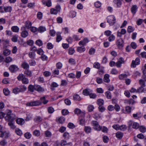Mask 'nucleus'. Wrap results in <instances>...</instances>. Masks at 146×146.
<instances>
[{"label":"nucleus","instance_id":"1","mask_svg":"<svg viewBox=\"0 0 146 146\" xmlns=\"http://www.w3.org/2000/svg\"><path fill=\"white\" fill-rule=\"evenodd\" d=\"M6 115L5 118L6 120L9 121H13L16 118L15 114L12 113V111L8 110L6 111Z\"/></svg>","mask_w":146,"mask_h":146},{"label":"nucleus","instance_id":"2","mask_svg":"<svg viewBox=\"0 0 146 146\" xmlns=\"http://www.w3.org/2000/svg\"><path fill=\"white\" fill-rule=\"evenodd\" d=\"M18 80L21 81L23 84H27L29 83L28 79L26 78L25 76L22 74H20L17 77Z\"/></svg>","mask_w":146,"mask_h":146},{"label":"nucleus","instance_id":"3","mask_svg":"<svg viewBox=\"0 0 146 146\" xmlns=\"http://www.w3.org/2000/svg\"><path fill=\"white\" fill-rule=\"evenodd\" d=\"M107 22L110 25L112 26L116 22V19L115 16L111 15L107 17Z\"/></svg>","mask_w":146,"mask_h":146},{"label":"nucleus","instance_id":"4","mask_svg":"<svg viewBox=\"0 0 146 146\" xmlns=\"http://www.w3.org/2000/svg\"><path fill=\"white\" fill-rule=\"evenodd\" d=\"M91 124L94 126V129L97 131H100L102 129V127L99 125L98 123L96 121H93Z\"/></svg>","mask_w":146,"mask_h":146},{"label":"nucleus","instance_id":"5","mask_svg":"<svg viewBox=\"0 0 146 146\" xmlns=\"http://www.w3.org/2000/svg\"><path fill=\"white\" fill-rule=\"evenodd\" d=\"M41 104V102L40 100L35 101L29 102L27 104V106H38Z\"/></svg>","mask_w":146,"mask_h":146},{"label":"nucleus","instance_id":"6","mask_svg":"<svg viewBox=\"0 0 146 146\" xmlns=\"http://www.w3.org/2000/svg\"><path fill=\"white\" fill-rule=\"evenodd\" d=\"M124 43V42L123 39L120 38L117 39L116 42V44L117 47L120 49L123 46Z\"/></svg>","mask_w":146,"mask_h":146},{"label":"nucleus","instance_id":"7","mask_svg":"<svg viewBox=\"0 0 146 146\" xmlns=\"http://www.w3.org/2000/svg\"><path fill=\"white\" fill-rule=\"evenodd\" d=\"M25 27H22L21 29V30L22 32L21 33V36L22 37L25 38L27 36L29 35L28 32L25 30Z\"/></svg>","mask_w":146,"mask_h":146},{"label":"nucleus","instance_id":"8","mask_svg":"<svg viewBox=\"0 0 146 146\" xmlns=\"http://www.w3.org/2000/svg\"><path fill=\"white\" fill-rule=\"evenodd\" d=\"M140 62L139 58H137L135 61L133 60L132 61L131 66L134 68L135 67L136 65L139 64Z\"/></svg>","mask_w":146,"mask_h":146},{"label":"nucleus","instance_id":"9","mask_svg":"<svg viewBox=\"0 0 146 146\" xmlns=\"http://www.w3.org/2000/svg\"><path fill=\"white\" fill-rule=\"evenodd\" d=\"M9 69L11 72L14 73L17 71L19 68L16 65H11L9 67Z\"/></svg>","mask_w":146,"mask_h":146},{"label":"nucleus","instance_id":"10","mask_svg":"<svg viewBox=\"0 0 146 146\" xmlns=\"http://www.w3.org/2000/svg\"><path fill=\"white\" fill-rule=\"evenodd\" d=\"M0 137H5V138H7L8 137L9 134L7 133L6 132H3V127L0 125Z\"/></svg>","mask_w":146,"mask_h":146},{"label":"nucleus","instance_id":"11","mask_svg":"<svg viewBox=\"0 0 146 146\" xmlns=\"http://www.w3.org/2000/svg\"><path fill=\"white\" fill-rule=\"evenodd\" d=\"M124 59L122 57H121L116 63V66L118 68H120L121 66V64H124Z\"/></svg>","mask_w":146,"mask_h":146},{"label":"nucleus","instance_id":"12","mask_svg":"<svg viewBox=\"0 0 146 146\" xmlns=\"http://www.w3.org/2000/svg\"><path fill=\"white\" fill-rule=\"evenodd\" d=\"M74 113L75 114L80 115L82 117H84L85 115V113L82 112L80 109L78 108H76L74 111Z\"/></svg>","mask_w":146,"mask_h":146},{"label":"nucleus","instance_id":"13","mask_svg":"<svg viewBox=\"0 0 146 146\" xmlns=\"http://www.w3.org/2000/svg\"><path fill=\"white\" fill-rule=\"evenodd\" d=\"M35 90L38 92H41L44 91V89L39 85H35Z\"/></svg>","mask_w":146,"mask_h":146},{"label":"nucleus","instance_id":"14","mask_svg":"<svg viewBox=\"0 0 146 146\" xmlns=\"http://www.w3.org/2000/svg\"><path fill=\"white\" fill-rule=\"evenodd\" d=\"M138 7L136 5H133L132 6L131 8V11L133 15H134L136 13Z\"/></svg>","mask_w":146,"mask_h":146},{"label":"nucleus","instance_id":"15","mask_svg":"<svg viewBox=\"0 0 146 146\" xmlns=\"http://www.w3.org/2000/svg\"><path fill=\"white\" fill-rule=\"evenodd\" d=\"M89 41L87 38H84V39L82 41H80L79 42V44L80 45H82L84 46L86 43H88Z\"/></svg>","mask_w":146,"mask_h":146},{"label":"nucleus","instance_id":"16","mask_svg":"<svg viewBox=\"0 0 146 146\" xmlns=\"http://www.w3.org/2000/svg\"><path fill=\"white\" fill-rule=\"evenodd\" d=\"M124 103L125 104H129V105L134 104L135 103L134 100L132 99L129 100H124Z\"/></svg>","mask_w":146,"mask_h":146},{"label":"nucleus","instance_id":"17","mask_svg":"<svg viewBox=\"0 0 146 146\" xmlns=\"http://www.w3.org/2000/svg\"><path fill=\"white\" fill-rule=\"evenodd\" d=\"M19 89L20 92H23L27 90V87L24 85H22L19 86Z\"/></svg>","mask_w":146,"mask_h":146},{"label":"nucleus","instance_id":"18","mask_svg":"<svg viewBox=\"0 0 146 146\" xmlns=\"http://www.w3.org/2000/svg\"><path fill=\"white\" fill-rule=\"evenodd\" d=\"M16 121L17 124L21 125H23L25 122L24 120L21 118L17 119Z\"/></svg>","mask_w":146,"mask_h":146},{"label":"nucleus","instance_id":"19","mask_svg":"<svg viewBox=\"0 0 146 146\" xmlns=\"http://www.w3.org/2000/svg\"><path fill=\"white\" fill-rule=\"evenodd\" d=\"M22 67L24 69H29V64L25 61L24 62L21 64Z\"/></svg>","mask_w":146,"mask_h":146},{"label":"nucleus","instance_id":"20","mask_svg":"<svg viewBox=\"0 0 146 146\" xmlns=\"http://www.w3.org/2000/svg\"><path fill=\"white\" fill-rule=\"evenodd\" d=\"M109 75L108 74H105L104 77V81L105 82L108 83L110 82Z\"/></svg>","mask_w":146,"mask_h":146},{"label":"nucleus","instance_id":"21","mask_svg":"<svg viewBox=\"0 0 146 146\" xmlns=\"http://www.w3.org/2000/svg\"><path fill=\"white\" fill-rule=\"evenodd\" d=\"M113 2L116 4L117 7H121L122 3L120 0H114Z\"/></svg>","mask_w":146,"mask_h":146},{"label":"nucleus","instance_id":"22","mask_svg":"<svg viewBox=\"0 0 146 146\" xmlns=\"http://www.w3.org/2000/svg\"><path fill=\"white\" fill-rule=\"evenodd\" d=\"M35 85L33 86L31 84L29 85L28 87V91L31 92H34L35 90Z\"/></svg>","mask_w":146,"mask_h":146},{"label":"nucleus","instance_id":"23","mask_svg":"<svg viewBox=\"0 0 146 146\" xmlns=\"http://www.w3.org/2000/svg\"><path fill=\"white\" fill-rule=\"evenodd\" d=\"M79 124L82 126L84 125L85 124V119L84 117H82V118L79 117Z\"/></svg>","mask_w":146,"mask_h":146},{"label":"nucleus","instance_id":"24","mask_svg":"<svg viewBox=\"0 0 146 146\" xmlns=\"http://www.w3.org/2000/svg\"><path fill=\"white\" fill-rule=\"evenodd\" d=\"M42 2L44 5L46 4V5L48 7H50L52 6L51 2L50 1H48L47 2H46L45 0H43Z\"/></svg>","mask_w":146,"mask_h":146},{"label":"nucleus","instance_id":"25","mask_svg":"<svg viewBox=\"0 0 146 146\" xmlns=\"http://www.w3.org/2000/svg\"><path fill=\"white\" fill-rule=\"evenodd\" d=\"M40 100L41 104L42 103L44 104H46L48 102V100H46V98L44 96L40 98Z\"/></svg>","mask_w":146,"mask_h":146},{"label":"nucleus","instance_id":"26","mask_svg":"<svg viewBox=\"0 0 146 146\" xmlns=\"http://www.w3.org/2000/svg\"><path fill=\"white\" fill-rule=\"evenodd\" d=\"M4 10L5 12H11L12 11V7L10 6L5 7Z\"/></svg>","mask_w":146,"mask_h":146},{"label":"nucleus","instance_id":"27","mask_svg":"<svg viewBox=\"0 0 146 146\" xmlns=\"http://www.w3.org/2000/svg\"><path fill=\"white\" fill-rule=\"evenodd\" d=\"M84 130L86 133H90L91 132L92 128L90 126H85Z\"/></svg>","mask_w":146,"mask_h":146},{"label":"nucleus","instance_id":"28","mask_svg":"<svg viewBox=\"0 0 146 146\" xmlns=\"http://www.w3.org/2000/svg\"><path fill=\"white\" fill-rule=\"evenodd\" d=\"M25 24L26 27L28 29L30 28L32 25L31 22L28 21H27L25 22Z\"/></svg>","mask_w":146,"mask_h":146},{"label":"nucleus","instance_id":"29","mask_svg":"<svg viewBox=\"0 0 146 146\" xmlns=\"http://www.w3.org/2000/svg\"><path fill=\"white\" fill-rule=\"evenodd\" d=\"M104 103V100L101 99H100L98 100L97 102V104L99 106L103 105Z\"/></svg>","mask_w":146,"mask_h":146},{"label":"nucleus","instance_id":"30","mask_svg":"<svg viewBox=\"0 0 146 146\" xmlns=\"http://www.w3.org/2000/svg\"><path fill=\"white\" fill-rule=\"evenodd\" d=\"M127 75L126 74H120L119 76V79L120 80H123L126 78Z\"/></svg>","mask_w":146,"mask_h":146},{"label":"nucleus","instance_id":"31","mask_svg":"<svg viewBox=\"0 0 146 146\" xmlns=\"http://www.w3.org/2000/svg\"><path fill=\"white\" fill-rule=\"evenodd\" d=\"M125 111L123 112L124 113H129L131 112V108L129 106L125 107Z\"/></svg>","mask_w":146,"mask_h":146},{"label":"nucleus","instance_id":"32","mask_svg":"<svg viewBox=\"0 0 146 146\" xmlns=\"http://www.w3.org/2000/svg\"><path fill=\"white\" fill-rule=\"evenodd\" d=\"M11 29L13 32L18 33L19 32V28L17 26H14L12 27Z\"/></svg>","mask_w":146,"mask_h":146},{"label":"nucleus","instance_id":"33","mask_svg":"<svg viewBox=\"0 0 146 146\" xmlns=\"http://www.w3.org/2000/svg\"><path fill=\"white\" fill-rule=\"evenodd\" d=\"M85 50V48L83 46L78 47L77 48V51L80 53L84 52Z\"/></svg>","mask_w":146,"mask_h":146},{"label":"nucleus","instance_id":"34","mask_svg":"<svg viewBox=\"0 0 146 146\" xmlns=\"http://www.w3.org/2000/svg\"><path fill=\"white\" fill-rule=\"evenodd\" d=\"M35 53L34 52H30L29 54V57L31 59H34L35 56Z\"/></svg>","mask_w":146,"mask_h":146},{"label":"nucleus","instance_id":"35","mask_svg":"<svg viewBox=\"0 0 146 146\" xmlns=\"http://www.w3.org/2000/svg\"><path fill=\"white\" fill-rule=\"evenodd\" d=\"M11 51L8 49H6L3 51V54L5 56L9 55L11 53Z\"/></svg>","mask_w":146,"mask_h":146},{"label":"nucleus","instance_id":"36","mask_svg":"<svg viewBox=\"0 0 146 146\" xmlns=\"http://www.w3.org/2000/svg\"><path fill=\"white\" fill-rule=\"evenodd\" d=\"M24 74L27 76H30L32 75V73L29 69H26L24 72Z\"/></svg>","mask_w":146,"mask_h":146},{"label":"nucleus","instance_id":"37","mask_svg":"<svg viewBox=\"0 0 146 146\" xmlns=\"http://www.w3.org/2000/svg\"><path fill=\"white\" fill-rule=\"evenodd\" d=\"M34 121L36 122H41L42 120V119L40 116H37L34 119Z\"/></svg>","mask_w":146,"mask_h":146},{"label":"nucleus","instance_id":"38","mask_svg":"<svg viewBox=\"0 0 146 146\" xmlns=\"http://www.w3.org/2000/svg\"><path fill=\"white\" fill-rule=\"evenodd\" d=\"M116 137L119 139H121L123 136V133L120 132H118L116 133Z\"/></svg>","mask_w":146,"mask_h":146},{"label":"nucleus","instance_id":"39","mask_svg":"<svg viewBox=\"0 0 146 146\" xmlns=\"http://www.w3.org/2000/svg\"><path fill=\"white\" fill-rule=\"evenodd\" d=\"M13 121H9L8 125L11 128L13 129L15 128L16 127L13 123Z\"/></svg>","mask_w":146,"mask_h":146},{"label":"nucleus","instance_id":"40","mask_svg":"<svg viewBox=\"0 0 146 146\" xmlns=\"http://www.w3.org/2000/svg\"><path fill=\"white\" fill-rule=\"evenodd\" d=\"M63 136L66 139H68L70 137L69 133L67 132H66L64 133Z\"/></svg>","mask_w":146,"mask_h":146},{"label":"nucleus","instance_id":"41","mask_svg":"<svg viewBox=\"0 0 146 146\" xmlns=\"http://www.w3.org/2000/svg\"><path fill=\"white\" fill-rule=\"evenodd\" d=\"M46 30V28L44 27L40 26L38 29V31L40 33H42Z\"/></svg>","mask_w":146,"mask_h":146},{"label":"nucleus","instance_id":"42","mask_svg":"<svg viewBox=\"0 0 146 146\" xmlns=\"http://www.w3.org/2000/svg\"><path fill=\"white\" fill-rule=\"evenodd\" d=\"M3 93L5 96H8L10 94V92L8 88H5L3 90Z\"/></svg>","mask_w":146,"mask_h":146},{"label":"nucleus","instance_id":"43","mask_svg":"<svg viewBox=\"0 0 146 146\" xmlns=\"http://www.w3.org/2000/svg\"><path fill=\"white\" fill-rule=\"evenodd\" d=\"M33 135L35 136L38 137L40 135V131L37 130H35L33 132Z\"/></svg>","mask_w":146,"mask_h":146},{"label":"nucleus","instance_id":"44","mask_svg":"<svg viewBox=\"0 0 146 146\" xmlns=\"http://www.w3.org/2000/svg\"><path fill=\"white\" fill-rule=\"evenodd\" d=\"M134 30L133 27L131 26H128L127 29V31L129 33H130L133 32Z\"/></svg>","mask_w":146,"mask_h":146},{"label":"nucleus","instance_id":"45","mask_svg":"<svg viewBox=\"0 0 146 146\" xmlns=\"http://www.w3.org/2000/svg\"><path fill=\"white\" fill-rule=\"evenodd\" d=\"M139 128L140 131L141 132L144 133L146 131V128L144 126H140Z\"/></svg>","mask_w":146,"mask_h":146},{"label":"nucleus","instance_id":"46","mask_svg":"<svg viewBox=\"0 0 146 146\" xmlns=\"http://www.w3.org/2000/svg\"><path fill=\"white\" fill-rule=\"evenodd\" d=\"M95 51L96 50L94 48H91L89 50V54L90 55H93L94 54Z\"/></svg>","mask_w":146,"mask_h":146},{"label":"nucleus","instance_id":"47","mask_svg":"<svg viewBox=\"0 0 146 146\" xmlns=\"http://www.w3.org/2000/svg\"><path fill=\"white\" fill-rule=\"evenodd\" d=\"M35 44L39 46H41L43 44L42 41L40 39L36 40V41Z\"/></svg>","mask_w":146,"mask_h":146},{"label":"nucleus","instance_id":"48","mask_svg":"<svg viewBox=\"0 0 146 146\" xmlns=\"http://www.w3.org/2000/svg\"><path fill=\"white\" fill-rule=\"evenodd\" d=\"M133 128L135 129H137L139 127V124L137 122H134L132 125Z\"/></svg>","mask_w":146,"mask_h":146},{"label":"nucleus","instance_id":"49","mask_svg":"<svg viewBox=\"0 0 146 146\" xmlns=\"http://www.w3.org/2000/svg\"><path fill=\"white\" fill-rule=\"evenodd\" d=\"M73 100L77 101H80V97L77 94L74 95L73 96Z\"/></svg>","mask_w":146,"mask_h":146},{"label":"nucleus","instance_id":"50","mask_svg":"<svg viewBox=\"0 0 146 146\" xmlns=\"http://www.w3.org/2000/svg\"><path fill=\"white\" fill-rule=\"evenodd\" d=\"M106 96L109 99H111V92L109 91H107L105 93Z\"/></svg>","mask_w":146,"mask_h":146},{"label":"nucleus","instance_id":"51","mask_svg":"<svg viewBox=\"0 0 146 146\" xmlns=\"http://www.w3.org/2000/svg\"><path fill=\"white\" fill-rule=\"evenodd\" d=\"M48 111L50 113H53L54 111V108L52 107H50L48 108Z\"/></svg>","mask_w":146,"mask_h":146},{"label":"nucleus","instance_id":"52","mask_svg":"<svg viewBox=\"0 0 146 146\" xmlns=\"http://www.w3.org/2000/svg\"><path fill=\"white\" fill-rule=\"evenodd\" d=\"M15 132L16 134L19 136L21 135L22 134V131L19 128H16L15 129Z\"/></svg>","mask_w":146,"mask_h":146},{"label":"nucleus","instance_id":"53","mask_svg":"<svg viewBox=\"0 0 146 146\" xmlns=\"http://www.w3.org/2000/svg\"><path fill=\"white\" fill-rule=\"evenodd\" d=\"M29 64L31 66H34L36 64V62L33 60H31L29 61Z\"/></svg>","mask_w":146,"mask_h":146},{"label":"nucleus","instance_id":"54","mask_svg":"<svg viewBox=\"0 0 146 146\" xmlns=\"http://www.w3.org/2000/svg\"><path fill=\"white\" fill-rule=\"evenodd\" d=\"M18 36L17 35H15L13 36V37L11 38L12 41L14 42H16L18 41Z\"/></svg>","mask_w":146,"mask_h":146},{"label":"nucleus","instance_id":"55","mask_svg":"<svg viewBox=\"0 0 146 146\" xmlns=\"http://www.w3.org/2000/svg\"><path fill=\"white\" fill-rule=\"evenodd\" d=\"M24 137L27 139H30L31 137V135L30 133L27 132L25 134Z\"/></svg>","mask_w":146,"mask_h":146},{"label":"nucleus","instance_id":"56","mask_svg":"<svg viewBox=\"0 0 146 146\" xmlns=\"http://www.w3.org/2000/svg\"><path fill=\"white\" fill-rule=\"evenodd\" d=\"M50 12L51 14L54 15H56L58 13V11L54 8L51 9Z\"/></svg>","mask_w":146,"mask_h":146},{"label":"nucleus","instance_id":"57","mask_svg":"<svg viewBox=\"0 0 146 146\" xmlns=\"http://www.w3.org/2000/svg\"><path fill=\"white\" fill-rule=\"evenodd\" d=\"M115 37L114 35H111L109 37L108 39L110 42H111L113 41L115 39Z\"/></svg>","mask_w":146,"mask_h":146},{"label":"nucleus","instance_id":"58","mask_svg":"<svg viewBox=\"0 0 146 146\" xmlns=\"http://www.w3.org/2000/svg\"><path fill=\"white\" fill-rule=\"evenodd\" d=\"M94 109V106L92 105H89L88 107V110L90 112L93 111Z\"/></svg>","mask_w":146,"mask_h":146},{"label":"nucleus","instance_id":"59","mask_svg":"<svg viewBox=\"0 0 146 146\" xmlns=\"http://www.w3.org/2000/svg\"><path fill=\"white\" fill-rule=\"evenodd\" d=\"M13 92L15 94H17L20 92L19 88H15L13 89Z\"/></svg>","mask_w":146,"mask_h":146},{"label":"nucleus","instance_id":"60","mask_svg":"<svg viewBox=\"0 0 146 146\" xmlns=\"http://www.w3.org/2000/svg\"><path fill=\"white\" fill-rule=\"evenodd\" d=\"M36 52L38 54L41 55L43 54L44 52L43 50L41 48H38Z\"/></svg>","mask_w":146,"mask_h":146},{"label":"nucleus","instance_id":"61","mask_svg":"<svg viewBox=\"0 0 146 146\" xmlns=\"http://www.w3.org/2000/svg\"><path fill=\"white\" fill-rule=\"evenodd\" d=\"M51 74V73L48 71H45L43 73L44 76L46 77L50 76Z\"/></svg>","mask_w":146,"mask_h":146},{"label":"nucleus","instance_id":"62","mask_svg":"<svg viewBox=\"0 0 146 146\" xmlns=\"http://www.w3.org/2000/svg\"><path fill=\"white\" fill-rule=\"evenodd\" d=\"M40 58L43 61L47 60L48 59L47 57L44 54L41 55V56L40 57Z\"/></svg>","mask_w":146,"mask_h":146},{"label":"nucleus","instance_id":"63","mask_svg":"<svg viewBox=\"0 0 146 146\" xmlns=\"http://www.w3.org/2000/svg\"><path fill=\"white\" fill-rule=\"evenodd\" d=\"M45 136L47 137H50L52 135L50 132L48 131H46L45 132Z\"/></svg>","mask_w":146,"mask_h":146},{"label":"nucleus","instance_id":"64","mask_svg":"<svg viewBox=\"0 0 146 146\" xmlns=\"http://www.w3.org/2000/svg\"><path fill=\"white\" fill-rule=\"evenodd\" d=\"M101 3L99 1H97L94 3V5L96 8H99L101 6Z\"/></svg>","mask_w":146,"mask_h":146}]
</instances>
